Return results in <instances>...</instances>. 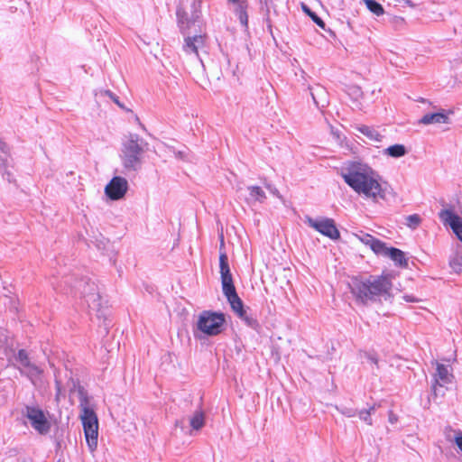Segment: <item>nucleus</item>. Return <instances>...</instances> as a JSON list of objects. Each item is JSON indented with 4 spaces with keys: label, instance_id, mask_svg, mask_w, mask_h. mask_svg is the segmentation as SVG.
Masks as SVG:
<instances>
[{
    "label": "nucleus",
    "instance_id": "10",
    "mask_svg": "<svg viewBox=\"0 0 462 462\" xmlns=\"http://www.w3.org/2000/svg\"><path fill=\"white\" fill-rule=\"evenodd\" d=\"M432 364L436 365V372L433 374L431 384L432 392L434 395H443L444 393L441 392V388H448V384L452 383L454 380L452 369L449 365L440 364L437 361L432 362Z\"/></svg>",
    "mask_w": 462,
    "mask_h": 462
},
{
    "label": "nucleus",
    "instance_id": "34",
    "mask_svg": "<svg viewBox=\"0 0 462 462\" xmlns=\"http://www.w3.org/2000/svg\"><path fill=\"white\" fill-rule=\"evenodd\" d=\"M106 94L116 104L118 105L119 106H122V105L120 104L119 102V99L118 97L113 94L111 91L107 90L106 91Z\"/></svg>",
    "mask_w": 462,
    "mask_h": 462
},
{
    "label": "nucleus",
    "instance_id": "24",
    "mask_svg": "<svg viewBox=\"0 0 462 462\" xmlns=\"http://www.w3.org/2000/svg\"><path fill=\"white\" fill-rule=\"evenodd\" d=\"M370 248L373 250V252L374 254L386 257L387 253L391 247H388L385 243L375 238L374 240V242L372 243V245Z\"/></svg>",
    "mask_w": 462,
    "mask_h": 462
},
{
    "label": "nucleus",
    "instance_id": "25",
    "mask_svg": "<svg viewBox=\"0 0 462 462\" xmlns=\"http://www.w3.org/2000/svg\"><path fill=\"white\" fill-rule=\"evenodd\" d=\"M367 9L377 16L383 14L384 10L381 4L375 0H365Z\"/></svg>",
    "mask_w": 462,
    "mask_h": 462
},
{
    "label": "nucleus",
    "instance_id": "29",
    "mask_svg": "<svg viewBox=\"0 0 462 462\" xmlns=\"http://www.w3.org/2000/svg\"><path fill=\"white\" fill-rule=\"evenodd\" d=\"M12 159L10 157V154H4L3 156L0 155V168L2 170L8 169L12 166L11 164Z\"/></svg>",
    "mask_w": 462,
    "mask_h": 462
},
{
    "label": "nucleus",
    "instance_id": "8",
    "mask_svg": "<svg viewBox=\"0 0 462 462\" xmlns=\"http://www.w3.org/2000/svg\"><path fill=\"white\" fill-rule=\"evenodd\" d=\"M439 218L444 226L449 227L456 237L462 243V211L454 205H446L439 213Z\"/></svg>",
    "mask_w": 462,
    "mask_h": 462
},
{
    "label": "nucleus",
    "instance_id": "20",
    "mask_svg": "<svg viewBox=\"0 0 462 462\" xmlns=\"http://www.w3.org/2000/svg\"><path fill=\"white\" fill-rule=\"evenodd\" d=\"M357 130L366 136L370 141L373 142H381L383 139V135L376 131L374 128L367 126V125H360L357 127Z\"/></svg>",
    "mask_w": 462,
    "mask_h": 462
},
{
    "label": "nucleus",
    "instance_id": "18",
    "mask_svg": "<svg viewBox=\"0 0 462 462\" xmlns=\"http://www.w3.org/2000/svg\"><path fill=\"white\" fill-rule=\"evenodd\" d=\"M227 301L229 302L231 309L238 317H244L245 310L241 299L238 297L236 291L226 295Z\"/></svg>",
    "mask_w": 462,
    "mask_h": 462
},
{
    "label": "nucleus",
    "instance_id": "33",
    "mask_svg": "<svg viewBox=\"0 0 462 462\" xmlns=\"http://www.w3.org/2000/svg\"><path fill=\"white\" fill-rule=\"evenodd\" d=\"M2 171L4 178H5L9 182H13L14 180V175L8 169L2 170Z\"/></svg>",
    "mask_w": 462,
    "mask_h": 462
},
{
    "label": "nucleus",
    "instance_id": "21",
    "mask_svg": "<svg viewBox=\"0 0 462 462\" xmlns=\"http://www.w3.org/2000/svg\"><path fill=\"white\" fill-rule=\"evenodd\" d=\"M407 153V150L403 144H393L384 149L383 154L393 158H400Z\"/></svg>",
    "mask_w": 462,
    "mask_h": 462
},
{
    "label": "nucleus",
    "instance_id": "35",
    "mask_svg": "<svg viewBox=\"0 0 462 462\" xmlns=\"http://www.w3.org/2000/svg\"><path fill=\"white\" fill-rule=\"evenodd\" d=\"M0 151L4 153V154H8L9 153V147L8 145L0 140Z\"/></svg>",
    "mask_w": 462,
    "mask_h": 462
},
{
    "label": "nucleus",
    "instance_id": "37",
    "mask_svg": "<svg viewBox=\"0 0 462 462\" xmlns=\"http://www.w3.org/2000/svg\"><path fill=\"white\" fill-rule=\"evenodd\" d=\"M175 156L178 158V159H180V160H186L187 157H188V152L186 151H179L175 153Z\"/></svg>",
    "mask_w": 462,
    "mask_h": 462
},
{
    "label": "nucleus",
    "instance_id": "14",
    "mask_svg": "<svg viewBox=\"0 0 462 462\" xmlns=\"http://www.w3.org/2000/svg\"><path fill=\"white\" fill-rule=\"evenodd\" d=\"M219 267L221 274L222 291L224 295L226 296L236 291L226 253H221L219 255Z\"/></svg>",
    "mask_w": 462,
    "mask_h": 462
},
{
    "label": "nucleus",
    "instance_id": "5",
    "mask_svg": "<svg viewBox=\"0 0 462 462\" xmlns=\"http://www.w3.org/2000/svg\"><path fill=\"white\" fill-rule=\"evenodd\" d=\"M226 318L221 312L203 310L199 313L197 320V329L202 334L209 337L219 335L225 326Z\"/></svg>",
    "mask_w": 462,
    "mask_h": 462
},
{
    "label": "nucleus",
    "instance_id": "1",
    "mask_svg": "<svg viewBox=\"0 0 462 462\" xmlns=\"http://www.w3.org/2000/svg\"><path fill=\"white\" fill-rule=\"evenodd\" d=\"M340 175L356 193L365 199L374 203L386 199L381 175L367 163L349 162L342 167Z\"/></svg>",
    "mask_w": 462,
    "mask_h": 462
},
{
    "label": "nucleus",
    "instance_id": "12",
    "mask_svg": "<svg viewBox=\"0 0 462 462\" xmlns=\"http://www.w3.org/2000/svg\"><path fill=\"white\" fill-rule=\"evenodd\" d=\"M129 188L128 181L121 176H115L105 187V194L111 200H119L125 197Z\"/></svg>",
    "mask_w": 462,
    "mask_h": 462
},
{
    "label": "nucleus",
    "instance_id": "39",
    "mask_svg": "<svg viewBox=\"0 0 462 462\" xmlns=\"http://www.w3.org/2000/svg\"><path fill=\"white\" fill-rule=\"evenodd\" d=\"M369 360H370V361H371V363H373V364H375V365L377 364V359H376V357H375V356H369Z\"/></svg>",
    "mask_w": 462,
    "mask_h": 462
},
{
    "label": "nucleus",
    "instance_id": "7",
    "mask_svg": "<svg viewBox=\"0 0 462 462\" xmlns=\"http://www.w3.org/2000/svg\"><path fill=\"white\" fill-rule=\"evenodd\" d=\"M31 427L40 435H47L51 429V422L39 406L26 405L22 411Z\"/></svg>",
    "mask_w": 462,
    "mask_h": 462
},
{
    "label": "nucleus",
    "instance_id": "2",
    "mask_svg": "<svg viewBox=\"0 0 462 462\" xmlns=\"http://www.w3.org/2000/svg\"><path fill=\"white\" fill-rule=\"evenodd\" d=\"M203 0H181L177 9L178 25L180 32L184 35L183 51L186 54H194L200 62L199 50L205 46L206 35L203 33L190 36V28L195 25L201 14Z\"/></svg>",
    "mask_w": 462,
    "mask_h": 462
},
{
    "label": "nucleus",
    "instance_id": "19",
    "mask_svg": "<svg viewBox=\"0 0 462 462\" xmlns=\"http://www.w3.org/2000/svg\"><path fill=\"white\" fill-rule=\"evenodd\" d=\"M449 266L456 273H462V246L457 245L449 257Z\"/></svg>",
    "mask_w": 462,
    "mask_h": 462
},
{
    "label": "nucleus",
    "instance_id": "30",
    "mask_svg": "<svg viewBox=\"0 0 462 462\" xmlns=\"http://www.w3.org/2000/svg\"><path fill=\"white\" fill-rule=\"evenodd\" d=\"M356 236L363 244L369 245V247H371L372 243L375 239V237H374L373 236L365 233H362L361 235H358Z\"/></svg>",
    "mask_w": 462,
    "mask_h": 462
},
{
    "label": "nucleus",
    "instance_id": "27",
    "mask_svg": "<svg viewBox=\"0 0 462 462\" xmlns=\"http://www.w3.org/2000/svg\"><path fill=\"white\" fill-rule=\"evenodd\" d=\"M374 411V406L370 407L368 410H363L359 412V418L368 425H372L371 414Z\"/></svg>",
    "mask_w": 462,
    "mask_h": 462
},
{
    "label": "nucleus",
    "instance_id": "26",
    "mask_svg": "<svg viewBox=\"0 0 462 462\" xmlns=\"http://www.w3.org/2000/svg\"><path fill=\"white\" fill-rule=\"evenodd\" d=\"M421 223V217L418 214H412L406 217V226L411 229H416Z\"/></svg>",
    "mask_w": 462,
    "mask_h": 462
},
{
    "label": "nucleus",
    "instance_id": "23",
    "mask_svg": "<svg viewBox=\"0 0 462 462\" xmlns=\"http://www.w3.org/2000/svg\"><path fill=\"white\" fill-rule=\"evenodd\" d=\"M192 430H199L205 424V416L201 411H197L189 420Z\"/></svg>",
    "mask_w": 462,
    "mask_h": 462
},
{
    "label": "nucleus",
    "instance_id": "31",
    "mask_svg": "<svg viewBox=\"0 0 462 462\" xmlns=\"http://www.w3.org/2000/svg\"><path fill=\"white\" fill-rule=\"evenodd\" d=\"M454 442L462 452V431L461 430H454Z\"/></svg>",
    "mask_w": 462,
    "mask_h": 462
},
{
    "label": "nucleus",
    "instance_id": "6",
    "mask_svg": "<svg viewBox=\"0 0 462 462\" xmlns=\"http://www.w3.org/2000/svg\"><path fill=\"white\" fill-rule=\"evenodd\" d=\"M85 439L89 451L93 454L97 448L98 420L95 411L84 407L80 415Z\"/></svg>",
    "mask_w": 462,
    "mask_h": 462
},
{
    "label": "nucleus",
    "instance_id": "17",
    "mask_svg": "<svg viewBox=\"0 0 462 462\" xmlns=\"http://www.w3.org/2000/svg\"><path fill=\"white\" fill-rule=\"evenodd\" d=\"M386 257H389L394 262V264L400 268L408 267V259L406 258L404 252L398 248L391 247Z\"/></svg>",
    "mask_w": 462,
    "mask_h": 462
},
{
    "label": "nucleus",
    "instance_id": "36",
    "mask_svg": "<svg viewBox=\"0 0 462 462\" xmlns=\"http://www.w3.org/2000/svg\"><path fill=\"white\" fill-rule=\"evenodd\" d=\"M403 300L407 302H419V299H417L416 297L412 296V295H403Z\"/></svg>",
    "mask_w": 462,
    "mask_h": 462
},
{
    "label": "nucleus",
    "instance_id": "13",
    "mask_svg": "<svg viewBox=\"0 0 462 462\" xmlns=\"http://www.w3.org/2000/svg\"><path fill=\"white\" fill-rule=\"evenodd\" d=\"M79 288L81 290V293L88 308L93 310H98L100 307V295L96 283L92 282H80Z\"/></svg>",
    "mask_w": 462,
    "mask_h": 462
},
{
    "label": "nucleus",
    "instance_id": "28",
    "mask_svg": "<svg viewBox=\"0 0 462 462\" xmlns=\"http://www.w3.org/2000/svg\"><path fill=\"white\" fill-rule=\"evenodd\" d=\"M303 11L310 15V17L312 19V21L319 25L321 28L325 27V23L322 21L321 18H319L315 13H313L310 8H308L306 5H303Z\"/></svg>",
    "mask_w": 462,
    "mask_h": 462
},
{
    "label": "nucleus",
    "instance_id": "16",
    "mask_svg": "<svg viewBox=\"0 0 462 462\" xmlns=\"http://www.w3.org/2000/svg\"><path fill=\"white\" fill-rule=\"evenodd\" d=\"M229 4L233 5L234 12L237 15L240 23L243 27L247 28L248 26V15H247V1L246 0H227Z\"/></svg>",
    "mask_w": 462,
    "mask_h": 462
},
{
    "label": "nucleus",
    "instance_id": "38",
    "mask_svg": "<svg viewBox=\"0 0 462 462\" xmlns=\"http://www.w3.org/2000/svg\"><path fill=\"white\" fill-rule=\"evenodd\" d=\"M267 189L270 190V192H271L273 195L276 196L277 198H282V196H281V194H280L279 190H278L276 188H274V187H272V186L268 185V186H267Z\"/></svg>",
    "mask_w": 462,
    "mask_h": 462
},
{
    "label": "nucleus",
    "instance_id": "40",
    "mask_svg": "<svg viewBox=\"0 0 462 462\" xmlns=\"http://www.w3.org/2000/svg\"><path fill=\"white\" fill-rule=\"evenodd\" d=\"M311 96H312V99L314 100V102L317 103L316 97L312 92H311Z\"/></svg>",
    "mask_w": 462,
    "mask_h": 462
},
{
    "label": "nucleus",
    "instance_id": "9",
    "mask_svg": "<svg viewBox=\"0 0 462 462\" xmlns=\"http://www.w3.org/2000/svg\"><path fill=\"white\" fill-rule=\"evenodd\" d=\"M15 359L19 363L18 369L21 374L26 375L33 385H40L42 383V369L31 363L26 351L19 350Z\"/></svg>",
    "mask_w": 462,
    "mask_h": 462
},
{
    "label": "nucleus",
    "instance_id": "3",
    "mask_svg": "<svg viewBox=\"0 0 462 462\" xmlns=\"http://www.w3.org/2000/svg\"><path fill=\"white\" fill-rule=\"evenodd\" d=\"M351 293L363 304L370 301L387 300L392 294V277L390 274L371 275L366 279L353 278L349 284Z\"/></svg>",
    "mask_w": 462,
    "mask_h": 462
},
{
    "label": "nucleus",
    "instance_id": "11",
    "mask_svg": "<svg viewBox=\"0 0 462 462\" xmlns=\"http://www.w3.org/2000/svg\"><path fill=\"white\" fill-rule=\"evenodd\" d=\"M305 223L330 239L336 240L340 236L339 231L337 228L334 220L331 218L323 217L314 219L310 217H306Z\"/></svg>",
    "mask_w": 462,
    "mask_h": 462
},
{
    "label": "nucleus",
    "instance_id": "32",
    "mask_svg": "<svg viewBox=\"0 0 462 462\" xmlns=\"http://www.w3.org/2000/svg\"><path fill=\"white\" fill-rule=\"evenodd\" d=\"M239 318L241 319H243L249 326H254L255 324V320L252 317L248 316L246 310L245 311V316L239 317Z\"/></svg>",
    "mask_w": 462,
    "mask_h": 462
},
{
    "label": "nucleus",
    "instance_id": "4",
    "mask_svg": "<svg viewBox=\"0 0 462 462\" xmlns=\"http://www.w3.org/2000/svg\"><path fill=\"white\" fill-rule=\"evenodd\" d=\"M148 148L149 143L137 134H129L123 139L119 157L126 172L141 170Z\"/></svg>",
    "mask_w": 462,
    "mask_h": 462
},
{
    "label": "nucleus",
    "instance_id": "15",
    "mask_svg": "<svg viewBox=\"0 0 462 462\" xmlns=\"http://www.w3.org/2000/svg\"><path fill=\"white\" fill-rule=\"evenodd\" d=\"M451 114H452L451 111L447 112L444 109H441L436 113H429V114L424 115L419 120V124L425 125L448 124L449 121V115H451Z\"/></svg>",
    "mask_w": 462,
    "mask_h": 462
},
{
    "label": "nucleus",
    "instance_id": "22",
    "mask_svg": "<svg viewBox=\"0 0 462 462\" xmlns=\"http://www.w3.org/2000/svg\"><path fill=\"white\" fill-rule=\"evenodd\" d=\"M247 189L249 191V196H250L251 200L257 201L260 203H263L265 200L266 195L261 187L249 186L247 188Z\"/></svg>",
    "mask_w": 462,
    "mask_h": 462
}]
</instances>
